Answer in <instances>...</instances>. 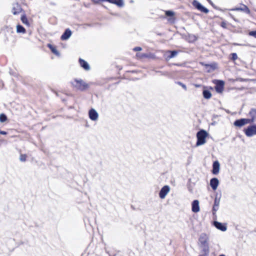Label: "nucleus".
<instances>
[{"instance_id": "f257e3e1", "label": "nucleus", "mask_w": 256, "mask_h": 256, "mask_svg": "<svg viewBox=\"0 0 256 256\" xmlns=\"http://www.w3.org/2000/svg\"><path fill=\"white\" fill-rule=\"evenodd\" d=\"M208 240L209 236L206 234H201L198 239L200 244L202 248V252L206 256L208 255L210 252Z\"/></svg>"}, {"instance_id": "f03ea898", "label": "nucleus", "mask_w": 256, "mask_h": 256, "mask_svg": "<svg viewBox=\"0 0 256 256\" xmlns=\"http://www.w3.org/2000/svg\"><path fill=\"white\" fill-rule=\"evenodd\" d=\"M208 134L204 130L199 131L196 134L197 142L196 146H197L204 144L206 142V138L208 136Z\"/></svg>"}, {"instance_id": "7ed1b4c3", "label": "nucleus", "mask_w": 256, "mask_h": 256, "mask_svg": "<svg viewBox=\"0 0 256 256\" xmlns=\"http://www.w3.org/2000/svg\"><path fill=\"white\" fill-rule=\"evenodd\" d=\"M71 84L76 90H84L88 88L86 81H72Z\"/></svg>"}, {"instance_id": "20e7f679", "label": "nucleus", "mask_w": 256, "mask_h": 256, "mask_svg": "<svg viewBox=\"0 0 256 256\" xmlns=\"http://www.w3.org/2000/svg\"><path fill=\"white\" fill-rule=\"evenodd\" d=\"M200 64L205 68L206 72H210L218 68V64L216 62H212L210 64H206L204 62H200Z\"/></svg>"}, {"instance_id": "39448f33", "label": "nucleus", "mask_w": 256, "mask_h": 256, "mask_svg": "<svg viewBox=\"0 0 256 256\" xmlns=\"http://www.w3.org/2000/svg\"><path fill=\"white\" fill-rule=\"evenodd\" d=\"M254 122V119L241 118L234 122V125L236 126L241 127L245 124H251Z\"/></svg>"}, {"instance_id": "423d86ee", "label": "nucleus", "mask_w": 256, "mask_h": 256, "mask_svg": "<svg viewBox=\"0 0 256 256\" xmlns=\"http://www.w3.org/2000/svg\"><path fill=\"white\" fill-rule=\"evenodd\" d=\"M244 133L247 136L250 137L256 135V125L248 126L244 130Z\"/></svg>"}, {"instance_id": "0eeeda50", "label": "nucleus", "mask_w": 256, "mask_h": 256, "mask_svg": "<svg viewBox=\"0 0 256 256\" xmlns=\"http://www.w3.org/2000/svg\"><path fill=\"white\" fill-rule=\"evenodd\" d=\"M98 114L94 108H91L88 111V117L92 121H97L98 118Z\"/></svg>"}, {"instance_id": "6e6552de", "label": "nucleus", "mask_w": 256, "mask_h": 256, "mask_svg": "<svg viewBox=\"0 0 256 256\" xmlns=\"http://www.w3.org/2000/svg\"><path fill=\"white\" fill-rule=\"evenodd\" d=\"M170 191V187L168 186H164L160 190L159 193V196L162 199H164L167 194Z\"/></svg>"}, {"instance_id": "1a4fd4ad", "label": "nucleus", "mask_w": 256, "mask_h": 256, "mask_svg": "<svg viewBox=\"0 0 256 256\" xmlns=\"http://www.w3.org/2000/svg\"><path fill=\"white\" fill-rule=\"evenodd\" d=\"M233 10L236 11H242L247 14H250V10L249 8L244 4H240V7H236L233 9Z\"/></svg>"}, {"instance_id": "9d476101", "label": "nucleus", "mask_w": 256, "mask_h": 256, "mask_svg": "<svg viewBox=\"0 0 256 256\" xmlns=\"http://www.w3.org/2000/svg\"><path fill=\"white\" fill-rule=\"evenodd\" d=\"M192 210L194 212H198L200 210L199 202L198 200H194L192 204Z\"/></svg>"}, {"instance_id": "9b49d317", "label": "nucleus", "mask_w": 256, "mask_h": 256, "mask_svg": "<svg viewBox=\"0 0 256 256\" xmlns=\"http://www.w3.org/2000/svg\"><path fill=\"white\" fill-rule=\"evenodd\" d=\"M215 89L218 92L221 93L224 90V81H216Z\"/></svg>"}, {"instance_id": "f8f14e48", "label": "nucleus", "mask_w": 256, "mask_h": 256, "mask_svg": "<svg viewBox=\"0 0 256 256\" xmlns=\"http://www.w3.org/2000/svg\"><path fill=\"white\" fill-rule=\"evenodd\" d=\"M78 62L80 65V66L84 70H88L90 69V66L88 63L84 60L82 59V58H80L78 59Z\"/></svg>"}, {"instance_id": "ddd939ff", "label": "nucleus", "mask_w": 256, "mask_h": 256, "mask_svg": "<svg viewBox=\"0 0 256 256\" xmlns=\"http://www.w3.org/2000/svg\"><path fill=\"white\" fill-rule=\"evenodd\" d=\"M165 14L167 16H170V18L168 19V21L171 22H174L176 20V18H174V12L171 10H166L165 11Z\"/></svg>"}, {"instance_id": "4468645a", "label": "nucleus", "mask_w": 256, "mask_h": 256, "mask_svg": "<svg viewBox=\"0 0 256 256\" xmlns=\"http://www.w3.org/2000/svg\"><path fill=\"white\" fill-rule=\"evenodd\" d=\"M220 164L218 161H215L212 164V173L217 174L219 173Z\"/></svg>"}, {"instance_id": "2eb2a0df", "label": "nucleus", "mask_w": 256, "mask_h": 256, "mask_svg": "<svg viewBox=\"0 0 256 256\" xmlns=\"http://www.w3.org/2000/svg\"><path fill=\"white\" fill-rule=\"evenodd\" d=\"M219 184V181L217 178H212L210 180V186L213 190H215Z\"/></svg>"}, {"instance_id": "dca6fc26", "label": "nucleus", "mask_w": 256, "mask_h": 256, "mask_svg": "<svg viewBox=\"0 0 256 256\" xmlns=\"http://www.w3.org/2000/svg\"><path fill=\"white\" fill-rule=\"evenodd\" d=\"M195 7L200 12H203L204 13H208V10L203 6L200 3L196 2L195 4H194Z\"/></svg>"}, {"instance_id": "f3484780", "label": "nucleus", "mask_w": 256, "mask_h": 256, "mask_svg": "<svg viewBox=\"0 0 256 256\" xmlns=\"http://www.w3.org/2000/svg\"><path fill=\"white\" fill-rule=\"evenodd\" d=\"M214 225L218 229L224 232L226 230V226L221 222H214Z\"/></svg>"}, {"instance_id": "a211bd4d", "label": "nucleus", "mask_w": 256, "mask_h": 256, "mask_svg": "<svg viewBox=\"0 0 256 256\" xmlns=\"http://www.w3.org/2000/svg\"><path fill=\"white\" fill-rule=\"evenodd\" d=\"M167 53H170V54L168 56L166 59V60H169L170 59L174 57L178 53V51L176 50H168L166 52Z\"/></svg>"}, {"instance_id": "6ab92c4d", "label": "nucleus", "mask_w": 256, "mask_h": 256, "mask_svg": "<svg viewBox=\"0 0 256 256\" xmlns=\"http://www.w3.org/2000/svg\"><path fill=\"white\" fill-rule=\"evenodd\" d=\"M136 57L137 60H142L148 58V55L146 54L138 52L136 54Z\"/></svg>"}, {"instance_id": "aec40b11", "label": "nucleus", "mask_w": 256, "mask_h": 256, "mask_svg": "<svg viewBox=\"0 0 256 256\" xmlns=\"http://www.w3.org/2000/svg\"><path fill=\"white\" fill-rule=\"evenodd\" d=\"M202 94L204 97L206 99H210L212 97V94L208 90H204Z\"/></svg>"}, {"instance_id": "412c9836", "label": "nucleus", "mask_w": 256, "mask_h": 256, "mask_svg": "<svg viewBox=\"0 0 256 256\" xmlns=\"http://www.w3.org/2000/svg\"><path fill=\"white\" fill-rule=\"evenodd\" d=\"M220 204V200H217L216 198L214 200V203L213 206V211L214 212H216V210H218V206Z\"/></svg>"}, {"instance_id": "4be33fe9", "label": "nucleus", "mask_w": 256, "mask_h": 256, "mask_svg": "<svg viewBox=\"0 0 256 256\" xmlns=\"http://www.w3.org/2000/svg\"><path fill=\"white\" fill-rule=\"evenodd\" d=\"M249 114L251 116L250 119H254V121L255 118H256V110H251L249 113Z\"/></svg>"}, {"instance_id": "5701e85b", "label": "nucleus", "mask_w": 256, "mask_h": 256, "mask_svg": "<svg viewBox=\"0 0 256 256\" xmlns=\"http://www.w3.org/2000/svg\"><path fill=\"white\" fill-rule=\"evenodd\" d=\"M230 60H232L233 62H234L238 58V55L236 53H232L230 55Z\"/></svg>"}, {"instance_id": "b1692460", "label": "nucleus", "mask_w": 256, "mask_h": 256, "mask_svg": "<svg viewBox=\"0 0 256 256\" xmlns=\"http://www.w3.org/2000/svg\"><path fill=\"white\" fill-rule=\"evenodd\" d=\"M72 34V32L68 28L65 30V40L68 39Z\"/></svg>"}, {"instance_id": "393cba45", "label": "nucleus", "mask_w": 256, "mask_h": 256, "mask_svg": "<svg viewBox=\"0 0 256 256\" xmlns=\"http://www.w3.org/2000/svg\"><path fill=\"white\" fill-rule=\"evenodd\" d=\"M7 120V117L6 114H0V122H4Z\"/></svg>"}, {"instance_id": "a878e982", "label": "nucleus", "mask_w": 256, "mask_h": 256, "mask_svg": "<svg viewBox=\"0 0 256 256\" xmlns=\"http://www.w3.org/2000/svg\"><path fill=\"white\" fill-rule=\"evenodd\" d=\"M27 156L26 154H21L20 155V160L22 162H25L26 160Z\"/></svg>"}, {"instance_id": "bb28decb", "label": "nucleus", "mask_w": 256, "mask_h": 256, "mask_svg": "<svg viewBox=\"0 0 256 256\" xmlns=\"http://www.w3.org/2000/svg\"><path fill=\"white\" fill-rule=\"evenodd\" d=\"M220 26L224 28H227V22L226 21H222L220 22Z\"/></svg>"}, {"instance_id": "cd10ccee", "label": "nucleus", "mask_w": 256, "mask_h": 256, "mask_svg": "<svg viewBox=\"0 0 256 256\" xmlns=\"http://www.w3.org/2000/svg\"><path fill=\"white\" fill-rule=\"evenodd\" d=\"M248 34L250 36L256 38V30L250 31Z\"/></svg>"}, {"instance_id": "c85d7f7f", "label": "nucleus", "mask_w": 256, "mask_h": 256, "mask_svg": "<svg viewBox=\"0 0 256 256\" xmlns=\"http://www.w3.org/2000/svg\"><path fill=\"white\" fill-rule=\"evenodd\" d=\"M178 84H179L180 86H181L183 88H184L185 90H186V86L185 84H183L181 82H178Z\"/></svg>"}, {"instance_id": "c756f323", "label": "nucleus", "mask_w": 256, "mask_h": 256, "mask_svg": "<svg viewBox=\"0 0 256 256\" xmlns=\"http://www.w3.org/2000/svg\"><path fill=\"white\" fill-rule=\"evenodd\" d=\"M142 50L141 47L140 46H136L134 48L133 50L134 51H140Z\"/></svg>"}, {"instance_id": "7c9ffc66", "label": "nucleus", "mask_w": 256, "mask_h": 256, "mask_svg": "<svg viewBox=\"0 0 256 256\" xmlns=\"http://www.w3.org/2000/svg\"><path fill=\"white\" fill-rule=\"evenodd\" d=\"M0 134H3V135H6L7 134V132L5 131L0 130Z\"/></svg>"}, {"instance_id": "2f4dec72", "label": "nucleus", "mask_w": 256, "mask_h": 256, "mask_svg": "<svg viewBox=\"0 0 256 256\" xmlns=\"http://www.w3.org/2000/svg\"><path fill=\"white\" fill-rule=\"evenodd\" d=\"M172 64L174 65V66H182V64Z\"/></svg>"}, {"instance_id": "473e14b6", "label": "nucleus", "mask_w": 256, "mask_h": 256, "mask_svg": "<svg viewBox=\"0 0 256 256\" xmlns=\"http://www.w3.org/2000/svg\"><path fill=\"white\" fill-rule=\"evenodd\" d=\"M94 2H104L103 0H93Z\"/></svg>"}, {"instance_id": "72a5a7b5", "label": "nucleus", "mask_w": 256, "mask_h": 256, "mask_svg": "<svg viewBox=\"0 0 256 256\" xmlns=\"http://www.w3.org/2000/svg\"><path fill=\"white\" fill-rule=\"evenodd\" d=\"M225 256L224 254H220V256Z\"/></svg>"}]
</instances>
